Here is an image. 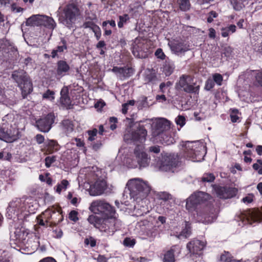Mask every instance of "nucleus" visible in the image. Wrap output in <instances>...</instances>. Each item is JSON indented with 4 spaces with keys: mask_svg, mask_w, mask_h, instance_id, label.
<instances>
[{
    "mask_svg": "<svg viewBox=\"0 0 262 262\" xmlns=\"http://www.w3.org/2000/svg\"><path fill=\"white\" fill-rule=\"evenodd\" d=\"M80 14V10L78 6L73 3L69 4L64 8L63 13L59 20L68 28H71Z\"/></svg>",
    "mask_w": 262,
    "mask_h": 262,
    "instance_id": "20e7f679",
    "label": "nucleus"
},
{
    "mask_svg": "<svg viewBox=\"0 0 262 262\" xmlns=\"http://www.w3.org/2000/svg\"><path fill=\"white\" fill-rule=\"evenodd\" d=\"M163 71L166 76H170L173 72L174 65L172 62H166L163 68Z\"/></svg>",
    "mask_w": 262,
    "mask_h": 262,
    "instance_id": "72a5a7b5",
    "label": "nucleus"
},
{
    "mask_svg": "<svg viewBox=\"0 0 262 262\" xmlns=\"http://www.w3.org/2000/svg\"><path fill=\"white\" fill-rule=\"evenodd\" d=\"M168 46L173 53L180 56L190 50L189 44L184 41L174 40L169 42Z\"/></svg>",
    "mask_w": 262,
    "mask_h": 262,
    "instance_id": "ddd939ff",
    "label": "nucleus"
},
{
    "mask_svg": "<svg viewBox=\"0 0 262 262\" xmlns=\"http://www.w3.org/2000/svg\"><path fill=\"white\" fill-rule=\"evenodd\" d=\"M82 27L84 28H89L93 31L97 28L98 26L96 25L92 20L86 19L85 21L83 23Z\"/></svg>",
    "mask_w": 262,
    "mask_h": 262,
    "instance_id": "e433bc0d",
    "label": "nucleus"
},
{
    "mask_svg": "<svg viewBox=\"0 0 262 262\" xmlns=\"http://www.w3.org/2000/svg\"><path fill=\"white\" fill-rule=\"evenodd\" d=\"M93 32L94 33L97 40H99L100 38L101 35V30L99 27L98 26L97 28H96V29Z\"/></svg>",
    "mask_w": 262,
    "mask_h": 262,
    "instance_id": "774afa93",
    "label": "nucleus"
},
{
    "mask_svg": "<svg viewBox=\"0 0 262 262\" xmlns=\"http://www.w3.org/2000/svg\"><path fill=\"white\" fill-rule=\"evenodd\" d=\"M238 111L237 110H233L232 111V113L230 115L231 120L232 122H237V120L239 119L238 117L236 115Z\"/></svg>",
    "mask_w": 262,
    "mask_h": 262,
    "instance_id": "052dcab7",
    "label": "nucleus"
},
{
    "mask_svg": "<svg viewBox=\"0 0 262 262\" xmlns=\"http://www.w3.org/2000/svg\"><path fill=\"white\" fill-rule=\"evenodd\" d=\"M18 54L16 48L6 39L0 40V61L2 62H10L14 57Z\"/></svg>",
    "mask_w": 262,
    "mask_h": 262,
    "instance_id": "39448f33",
    "label": "nucleus"
},
{
    "mask_svg": "<svg viewBox=\"0 0 262 262\" xmlns=\"http://www.w3.org/2000/svg\"><path fill=\"white\" fill-rule=\"evenodd\" d=\"M255 79L259 85L262 87V70L256 72Z\"/></svg>",
    "mask_w": 262,
    "mask_h": 262,
    "instance_id": "4d7b16f0",
    "label": "nucleus"
},
{
    "mask_svg": "<svg viewBox=\"0 0 262 262\" xmlns=\"http://www.w3.org/2000/svg\"><path fill=\"white\" fill-rule=\"evenodd\" d=\"M138 107L139 109H142L143 107H146L148 106V104L147 102V98L146 97H142L141 99L138 102Z\"/></svg>",
    "mask_w": 262,
    "mask_h": 262,
    "instance_id": "79ce46f5",
    "label": "nucleus"
},
{
    "mask_svg": "<svg viewBox=\"0 0 262 262\" xmlns=\"http://www.w3.org/2000/svg\"><path fill=\"white\" fill-rule=\"evenodd\" d=\"M189 78L188 75H183L180 78L179 81L176 83V88L178 89H182L184 92L189 93H198L199 86H193L191 84H189L187 79Z\"/></svg>",
    "mask_w": 262,
    "mask_h": 262,
    "instance_id": "f3484780",
    "label": "nucleus"
},
{
    "mask_svg": "<svg viewBox=\"0 0 262 262\" xmlns=\"http://www.w3.org/2000/svg\"><path fill=\"white\" fill-rule=\"evenodd\" d=\"M194 144H196V142L187 141L184 145L185 148L184 150H185V151L186 152V156L188 157L192 158V160L195 159L194 156L196 155L194 152V149H193Z\"/></svg>",
    "mask_w": 262,
    "mask_h": 262,
    "instance_id": "b1692460",
    "label": "nucleus"
},
{
    "mask_svg": "<svg viewBox=\"0 0 262 262\" xmlns=\"http://www.w3.org/2000/svg\"><path fill=\"white\" fill-rule=\"evenodd\" d=\"M127 186L129 194L135 200L142 199L145 198L150 191V186L146 181L139 178H135L129 180Z\"/></svg>",
    "mask_w": 262,
    "mask_h": 262,
    "instance_id": "f03ea898",
    "label": "nucleus"
},
{
    "mask_svg": "<svg viewBox=\"0 0 262 262\" xmlns=\"http://www.w3.org/2000/svg\"><path fill=\"white\" fill-rule=\"evenodd\" d=\"M170 128V122L165 119H158L151 124V134L153 137L163 136Z\"/></svg>",
    "mask_w": 262,
    "mask_h": 262,
    "instance_id": "9d476101",
    "label": "nucleus"
},
{
    "mask_svg": "<svg viewBox=\"0 0 262 262\" xmlns=\"http://www.w3.org/2000/svg\"><path fill=\"white\" fill-rule=\"evenodd\" d=\"M253 168L257 171L259 174H262V160H257V163L253 164Z\"/></svg>",
    "mask_w": 262,
    "mask_h": 262,
    "instance_id": "a19ab883",
    "label": "nucleus"
},
{
    "mask_svg": "<svg viewBox=\"0 0 262 262\" xmlns=\"http://www.w3.org/2000/svg\"><path fill=\"white\" fill-rule=\"evenodd\" d=\"M147 130L143 126H139L136 129L128 131L124 135L126 142H134L135 144L143 143L146 140Z\"/></svg>",
    "mask_w": 262,
    "mask_h": 262,
    "instance_id": "423d86ee",
    "label": "nucleus"
},
{
    "mask_svg": "<svg viewBox=\"0 0 262 262\" xmlns=\"http://www.w3.org/2000/svg\"><path fill=\"white\" fill-rule=\"evenodd\" d=\"M199 215L202 217V219H200V221L205 224L211 223L215 219V215L213 212L211 213H205L204 214L200 213Z\"/></svg>",
    "mask_w": 262,
    "mask_h": 262,
    "instance_id": "cd10ccee",
    "label": "nucleus"
},
{
    "mask_svg": "<svg viewBox=\"0 0 262 262\" xmlns=\"http://www.w3.org/2000/svg\"><path fill=\"white\" fill-rule=\"evenodd\" d=\"M48 145L49 147L53 148V149H55V150H57V149H58L57 146H58V144L57 142L55 140H49L48 143Z\"/></svg>",
    "mask_w": 262,
    "mask_h": 262,
    "instance_id": "69168bd1",
    "label": "nucleus"
},
{
    "mask_svg": "<svg viewBox=\"0 0 262 262\" xmlns=\"http://www.w3.org/2000/svg\"><path fill=\"white\" fill-rule=\"evenodd\" d=\"M100 230L101 232L106 233L107 235H110V231L109 227L108 225H105V222L104 220H103V223L100 226Z\"/></svg>",
    "mask_w": 262,
    "mask_h": 262,
    "instance_id": "de8ad7c7",
    "label": "nucleus"
},
{
    "mask_svg": "<svg viewBox=\"0 0 262 262\" xmlns=\"http://www.w3.org/2000/svg\"><path fill=\"white\" fill-rule=\"evenodd\" d=\"M191 234V228L188 222H185V227L180 233L177 235V237L180 238L181 237L184 238L188 237Z\"/></svg>",
    "mask_w": 262,
    "mask_h": 262,
    "instance_id": "c85d7f7f",
    "label": "nucleus"
},
{
    "mask_svg": "<svg viewBox=\"0 0 262 262\" xmlns=\"http://www.w3.org/2000/svg\"><path fill=\"white\" fill-rule=\"evenodd\" d=\"M84 243L87 245L90 244L92 247H94L96 246V242L93 237H90L84 239Z\"/></svg>",
    "mask_w": 262,
    "mask_h": 262,
    "instance_id": "5fc2aeb1",
    "label": "nucleus"
},
{
    "mask_svg": "<svg viewBox=\"0 0 262 262\" xmlns=\"http://www.w3.org/2000/svg\"><path fill=\"white\" fill-rule=\"evenodd\" d=\"M155 54L158 58H160L162 60L164 59L166 57L165 54L163 53L162 50L161 48L158 49L156 50Z\"/></svg>",
    "mask_w": 262,
    "mask_h": 262,
    "instance_id": "6e6d98bb",
    "label": "nucleus"
},
{
    "mask_svg": "<svg viewBox=\"0 0 262 262\" xmlns=\"http://www.w3.org/2000/svg\"><path fill=\"white\" fill-rule=\"evenodd\" d=\"M176 122L177 125L182 127L185 124V118L184 116L179 115L176 118Z\"/></svg>",
    "mask_w": 262,
    "mask_h": 262,
    "instance_id": "8fccbe9b",
    "label": "nucleus"
},
{
    "mask_svg": "<svg viewBox=\"0 0 262 262\" xmlns=\"http://www.w3.org/2000/svg\"><path fill=\"white\" fill-rule=\"evenodd\" d=\"M35 139L37 143L39 144H42L45 141L43 136L41 134H37L35 136Z\"/></svg>",
    "mask_w": 262,
    "mask_h": 262,
    "instance_id": "338daca9",
    "label": "nucleus"
},
{
    "mask_svg": "<svg viewBox=\"0 0 262 262\" xmlns=\"http://www.w3.org/2000/svg\"><path fill=\"white\" fill-rule=\"evenodd\" d=\"M63 45L57 47L56 49L53 50L51 52V57L54 58L57 56V53H61L67 49L66 42L62 40Z\"/></svg>",
    "mask_w": 262,
    "mask_h": 262,
    "instance_id": "f704fd0d",
    "label": "nucleus"
},
{
    "mask_svg": "<svg viewBox=\"0 0 262 262\" xmlns=\"http://www.w3.org/2000/svg\"><path fill=\"white\" fill-rule=\"evenodd\" d=\"M159 199L164 201L171 200L172 195L166 192H161L158 194Z\"/></svg>",
    "mask_w": 262,
    "mask_h": 262,
    "instance_id": "37998d69",
    "label": "nucleus"
},
{
    "mask_svg": "<svg viewBox=\"0 0 262 262\" xmlns=\"http://www.w3.org/2000/svg\"><path fill=\"white\" fill-rule=\"evenodd\" d=\"M220 262H241L239 260H237L233 259L231 255L228 252H224L220 257Z\"/></svg>",
    "mask_w": 262,
    "mask_h": 262,
    "instance_id": "473e14b6",
    "label": "nucleus"
},
{
    "mask_svg": "<svg viewBox=\"0 0 262 262\" xmlns=\"http://www.w3.org/2000/svg\"><path fill=\"white\" fill-rule=\"evenodd\" d=\"M60 102L65 106H69L71 103L70 98L68 96V89L63 88L60 92Z\"/></svg>",
    "mask_w": 262,
    "mask_h": 262,
    "instance_id": "393cba45",
    "label": "nucleus"
},
{
    "mask_svg": "<svg viewBox=\"0 0 262 262\" xmlns=\"http://www.w3.org/2000/svg\"><path fill=\"white\" fill-rule=\"evenodd\" d=\"M61 125L62 129L67 133H71L73 130L74 125L70 120H64L62 121Z\"/></svg>",
    "mask_w": 262,
    "mask_h": 262,
    "instance_id": "2f4dec72",
    "label": "nucleus"
},
{
    "mask_svg": "<svg viewBox=\"0 0 262 262\" xmlns=\"http://www.w3.org/2000/svg\"><path fill=\"white\" fill-rule=\"evenodd\" d=\"M129 19L128 15L126 14L122 16H119V21L118 23V26L119 28H121L123 26L124 23Z\"/></svg>",
    "mask_w": 262,
    "mask_h": 262,
    "instance_id": "c03bdc74",
    "label": "nucleus"
},
{
    "mask_svg": "<svg viewBox=\"0 0 262 262\" xmlns=\"http://www.w3.org/2000/svg\"><path fill=\"white\" fill-rule=\"evenodd\" d=\"M206 246V243L198 240L193 239L189 242L186 246L187 249L191 254H200L201 252Z\"/></svg>",
    "mask_w": 262,
    "mask_h": 262,
    "instance_id": "aec40b11",
    "label": "nucleus"
},
{
    "mask_svg": "<svg viewBox=\"0 0 262 262\" xmlns=\"http://www.w3.org/2000/svg\"><path fill=\"white\" fill-rule=\"evenodd\" d=\"M11 115H7L3 117V122L0 124V140L7 143H12L19 138V132L11 123Z\"/></svg>",
    "mask_w": 262,
    "mask_h": 262,
    "instance_id": "f257e3e1",
    "label": "nucleus"
},
{
    "mask_svg": "<svg viewBox=\"0 0 262 262\" xmlns=\"http://www.w3.org/2000/svg\"><path fill=\"white\" fill-rule=\"evenodd\" d=\"M179 157L178 155H170L165 156L158 163L159 169L163 171L173 172V168L176 167L179 163Z\"/></svg>",
    "mask_w": 262,
    "mask_h": 262,
    "instance_id": "9b49d317",
    "label": "nucleus"
},
{
    "mask_svg": "<svg viewBox=\"0 0 262 262\" xmlns=\"http://www.w3.org/2000/svg\"><path fill=\"white\" fill-rule=\"evenodd\" d=\"M177 246H173L168 250L164 254L163 261L164 262H174L175 258L174 253L176 250Z\"/></svg>",
    "mask_w": 262,
    "mask_h": 262,
    "instance_id": "a878e982",
    "label": "nucleus"
},
{
    "mask_svg": "<svg viewBox=\"0 0 262 262\" xmlns=\"http://www.w3.org/2000/svg\"><path fill=\"white\" fill-rule=\"evenodd\" d=\"M114 215H111L110 217L104 219L105 225H108L110 228V235H113L115 232L121 226V222Z\"/></svg>",
    "mask_w": 262,
    "mask_h": 262,
    "instance_id": "412c9836",
    "label": "nucleus"
},
{
    "mask_svg": "<svg viewBox=\"0 0 262 262\" xmlns=\"http://www.w3.org/2000/svg\"><path fill=\"white\" fill-rule=\"evenodd\" d=\"M11 9L12 11L15 13L21 12L23 11L24 9L17 6L16 4H12L11 5Z\"/></svg>",
    "mask_w": 262,
    "mask_h": 262,
    "instance_id": "bf43d9fd",
    "label": "nucleus"
},
{
    "mask_svg": "<svg viewBox=\"0 0 262 262\" xmlns=\"http://www.w3.org/2000/svg\"><path fill=\"white\" fill-rule=\"evenodd\" d=\"M40 23V26H44L50 29H54L56 26V24L54 20L52 17L46 15H41Z\"/></svg>",
    "mask_w": 262,
    "mask_h": 262,
    "instance_id": "5701e85b",
    "label": "nucleus"
},
{
    "mask_svg": "<svg viewBox=\"0 0 262 262\" xmlns=\"http://www.w3.org/2000/svg\"><path fill=\"white\" fill-rule=\"evenodd\" d=\"M131 69L126 67H114L112 69V71L117 74L120 79L128 77L130 76L129 72Z\"/></svg>",
    "mask_w": 262,
    "mask_h": 262,
    "instance_id": "4be33fe9",
    "label": "nucleus"
},
{
    "mask_svg": "<svg viewBox=\"0 0 262 262\" xmlns=\"http://www.w3.org/2000/svg\"><path fill=\"white\" fill-rule=\"evenodd\" d=\"M24 201L20 199L16 198L9 204L7 209V216L9 219H12L14 216L17 215L19 211L23 210L24 207Z\"/></svg>",
    "mask_w": 262,
    "mask_h": 262,
    "instance_id": "4468645a",
    "label": "nucleus"
},
{
    "mask_svg": "<svg viewBox=\"0 0 262 262\" xmlns=\"http://www.w3.org/2000/svg\"><path fill=\"white\" fill-rule=\"evenodd\" d=\"M69 219L74 222L77 221L78 220L77 212L75 210L71 211L69 214Z\"/></svg>",
    "mask_w": 262,
    "mask_h": 262,
    "instance_id": "680f3d73",
    "label": "nucleus"
},
{
    "mask_svg": "<svg viewBox=\"0 0 262 262\" xmlns=\"http://www.w3.org/2000/svg\"><path fill=\"white\" fill-rule=\"evenodd\" d=\"M54 115L50 113L46 117L36 121V127L40 132L48 133L52 127V125L54 122Z\"/></svg>",
    "mask_w": 262,
    "mask_h": 262,
    "instance_id": "2eb2a0df",
    "label": "nucleus"
},
{
    "mask_svg": "<svg viewBox=\"0 0 262 262\" xmlns=\"http://www.w3.org/2000/svg\"><path fill=\"white\" fill-rule=\"evenodd\" d=\"M210 198V195L204 192L200 191L192 194L187 199L186 207L188 210H191L196 205L204 203Z\"/></svg>",
    "mask_w": 262,
    "mask_h": 262,
    "instance_id": "f8f14e48",
    "label": "nucleus"
},
{
    "mask_svg": "<svg viewBox=\"0 0 262 262\" xmlns=\"http://www.w3.org/2000/svg\"><path fill=\"white\" fill-rule=\"evenodd\" d=\"M54 92L50 90H48L45 93L42 94V98L43 99L53 100L54 99Z\"/></svg>",
    "mask_w": 262,
    "mask_h": 262,
    "instance_id": "ea45409f",
    "label": "nucleus"
},
{
    "mask_svg": "<svg viewBox=\"0 0 262 262\" xmlns=\"http://www.w3.org/2000/svg\"><path fill=\"white\" fill-rule=\"evenodd\" d=\"M90 210L94 213H104L110 215L115 213V210L110 204L104 200H98L93 201L90 207Z\"/></svg>",
    "mask_w": 262,
    "mask_h": 262,
    "instance_id": "6e6552de",
    "label": "nucleus"
},
{
    "mask_svg": "<svg viewBox=\"0 0 262 262\" xmlns=\"http://www.w3.org/2000/svg\"><path fill=\"white\" fill-rule=\"evenodd\" d=\"M70 71V67L66 61L59 60L56 63L55 73L56 78L59 80L63 77L68 75Z\"/></svg>",
    "mask_w": 262,
    "mask_h": 262,
    "instance_id": "6ab92c4d",
    "label": "nucleus"
},
{
    "mask_svg": "<svg viewBox=\"0 0 262 262\" xmlns=\"http://www.w3.org/2000/svg\"><path fill=\"white\" fill-rule=\"evenodd\" d=\"M88 221L90 224L95 226L96 224L99 222V218L96 215H91L88 218Z\"/></svg>",
    "mask_w": 262,
    "mask_h": 262,
    "instance_id": "09e8293b",
    "label": "nucleus"
},
{
    "mask_svg": "<svg viewBox=\"0 0 262 262\" xmlns=\"http://www.w3.org/2000/svg\"><path fill=\"white\" fill-rule=\"evenodd\" d=\"M157 80L156 75L155 73L148 71L146 72L144 75V81L146 83L151 82L155 83Z\"/></svg>",
    "mask_w": 262,
    "mask_h": 262,
    "instance_id": "7c9ffc66",
    "label": "nucleus"
},
{
    "mask_svg": "<svg viewBox=\"0 0 262 262\" xmlns=\"http://www.w3.org/2000/svg\"><path fill=\"white\" fill-rule=\"evenodd\" d=\"M11 78L20 88L23 98H25L33 91L32 82L29 76L24 70L14 71L11 75Z\"/></svg>",
    "mask_w": 262,
    "mask_h": 262,
    "instance_id": "7ed1b4c3",
    "label": "nucleus"
},
{
    "mask_svg": "<svg viewBox=\"0 0 262 262\" xmlns=\"http://www.w3.org/2000/svg\"><path fill=\"white\" fill-rule=\"evenodd\" d=\"M214 86V82L213 80L211 79H208L205 83V89L207 91H209L212 89Z\"/></svg>",
    "mask_w": 262,
    "mask_h": 262,
    "instance_id": "3c124183",
    "label": "nucleus"
},
{
    "mask_svg": "<svg viewBox=\"0 0 262 262\" xmlns=\"http://www.w3.org/2000/svg\"><path fill=\"white\" fill-rule=\"evenodd\" d=\"M41 15H33L28 18L26 21V25L28 26H40Z\"/></svg>",
    "mask_w": 262,
    "mask_h": 262,
    "instance_id": "bb28decb",
    "label": "nucleus"
},
{
    "mask_svg": "<svg viewBox=\"0 0 262 262\" xmlns=\"http://www.w3.org/2000/svg\"><path fill=\"white\" fill-rule=\"evenodd\" d=\"M180 9L183 11L188 10L190 7L189 0H174Z\"/></svg>",
    "mask_w": 262,
    "mask_h": 262,
    "instance_id": "c756f323",
    "label": "nucleus"
},
{
    "mask_svg": "<svg viewBox=\"0 0 262 262\" xmlns=\"http://www.w3.org/2000/svg\"><path fill=\"white\" fill-rule=\"evenodd\" d=\"M214 190L218 197L220 199H227L236 195L237 189L235 188L227 186L215 185Z\"/></svg>",
    "mask_w": 262,
    "mask_h": 262,
    "instance_id": "dca6fc26",
    "label": "nucleus"
},
{
    "mask_svg": "<svg viewBox=\"0 0 262 262\" xmlns=\"http://www.w3.org/2000/svg\"><path fill=\"white\" fill-rule=\"evenodd\" d=\"M97 133V130L94 129L93 130L88 131V134L90 137H89V140L93 141L95 139V136H96Z\"/></svg>",
    "mask_w": 262,
    "mask_h": 262,
    "instance_id": "e2e57ef3",
    "label": "nucleus"
},
{
    "mask_svg": "<svg viewBox=\"0 0 262 262\" xmlns=\"http://www.w3.org/2000/svg\"><path fill=\"white\" fill-rule=\"evenodd\" d=\"M215 179L213 174L211 173H205L202 178V181L204 182H212Z\"/></svg>",
    "mask_w": 262,
    "mask_h": 262,
    "instance_id": "58836bf2",
    "label": "nucleus"
},
{
    "mask_svg": "<svg viewBox=\"0 0 262 262\" xmlns=\"http://www.w3.org/2000/svg\"><path fill=\"white\" fill-rule=\"evenodd\" d=\"M45 165L47 167H50L51 164L56 161L55 156H48L45 158Z\"/></svg>",
    "mask_w": 262,
    "mask_h": 262,
    "instance_id": "49530a36",
    "label": "nucleus"
},
{
    "mask_svg": "<svg viewBox=\"0 0 262 262\" xmlns=\"http://www.w3.org/2000/svg\"><path fill=\"white\" fill-rule=\"evenodd\" d=\"M238 218L243 222L246 221L250 225L262 221V207L260 209H252L241 213Z\"/></svg>",
    "mask_w": 262,
    "mask_h": 262,
    "instance_id": "1a4fd4ad",
    "label": "nucleus"
},
{
    "mask_svg": "<svg viewBox=\"0 0 262 262\" xmlns=\"http://www.w3.org/2000/svg\"><path fill=\"white\" fill-rule=\"evenodd\" d=\"M23 232L20 230L18 229L16 230L14 233V240L18 242H20L23 240V238L21 237Z\"/></svg>",
    "mask_w": 262,
    "mask_h": 262,
    "instance_id": "603ef678",
    "label": "nucleus"
},
{
    "mask_svg": "<svg viewBox=\"0 0 262 262\" xmlns=\"http://www.w3.org/2000/svg\"><path fill=\"white\" fill-rule=\"evenodd\" d=\"M123 244L127 247H132L135 244V240L126 237L123 241Z\"/></svg>",
    "mask_w": 262,
    "mask_h": 262,
    "instance_id": "864d4df0",
    "label": "nucleus"
},
{
    "mask_svg": "<svg viewBox=\"0 0 262 262\" xmlns=\"http://www.w3.org/2000/svg\"><path fill=\"white\" fill-rule=\"evenodd\" d=\"M214 82H215L219 85H221L223 81V77L220 74L216 73L213 75V79Z\"/></svg>",
    "mask_w": 262,
    "mask_h": 262,
    "instance_id": "a18cd8bd",
    "label": "nucleus"
},
{
    "mask_svg": "<svg viewBox=\"0 0 262 262\" xmlns=\"http://www.w3.org/2000/svg\"><path fill=\"white\" fill-rule=\"evenodd\" d=\"M158 138L162 144H170L172 142V139L167 135L166 132H165L163 136H160Z\"/></svg>",
    "mask_w": 262,
    "mask_h": 262,
    "instance_id": "c9c22d12",
    "label": "nucleus"
},
{
    "mask_svg": "<svg viewBox=\"0 0 262 262\" xmlns=\"http://www.w3.org/2000/svg\"><path fill=\"white\" fill-rule=\"evenodd\" d=\"M253 194H249L242 199V201L245 203H250L253 201Z\"/></svg>",
    "mask_w": 262,
    "mask_h": 262,
    "instance_id": "0e129e2a",
    "label": "nucleus"
},
{
    "mask_svg": "<svg viewBox=\"0 0 262 262\" xmlns=\"http://www.w3.org/2000/svg\"><path fill=\"white\" fill-rule=\"evenodd\" d=\"M217 16V14L216 12L211 11L208 14L207 18V22L210 23L213 21V18H216Z\"/></svg>",
    "mask_w": 262,
    "mask_h": 262,
    "instance_id": "13d9d810",
    "label": "nucleus"
},
{
    "mask_svg": "<svg viewBox=\"0 0 262 262\" xmlns=\"http://www.w3.org/2000/svg\"><path fill=\"white\" fill-rule=\"evenodd\" d=\"M69 182L67 180H63L61 181V183L58 184L56 188V192L60 193L62 189H66L67 186L69 185Z\"/></svg>",
    "mask_w": 262,
    "mask_h": 262,
    "instance_id": "4c0bfd02",
    "label": "nucleus"
},
{
    "mask_svg": "<svg viewBox=\"0 0 262 262\" xmlns=\"http://www.w3.org/2000/svg\"><path fill=\"white\" fill-rule=\"evenodd\" d=\"M134 154L135 159L131 160L130 162H128L130 168H136L138 165L140 167H145L148 165L150 158L148 157L147 154L143 151L142 146H137L135 149Z\"/></svg>",
    "mask_w": 262,
    "mask_h": 262,
    "instance_id": "0eeeda50",
    "label": "nucleus"
},
{
    "mask_svg": "<svg viewBox=\"0 0 262 262\" xmlns=\"http://www.w3.org/2000/svg\"><path fill=\"white\" fill-rule=\"evenodd\" d=\"M107 187L106 182L105 180L99 179L90 186L89 193L92 196L100 195L105 192Z\"/></svg>",
    "mask_w": 262,
    "mask_h": 262,
    "instance_id": "a211bd4d",
    "label": "nucleus"
}]
</instances>
